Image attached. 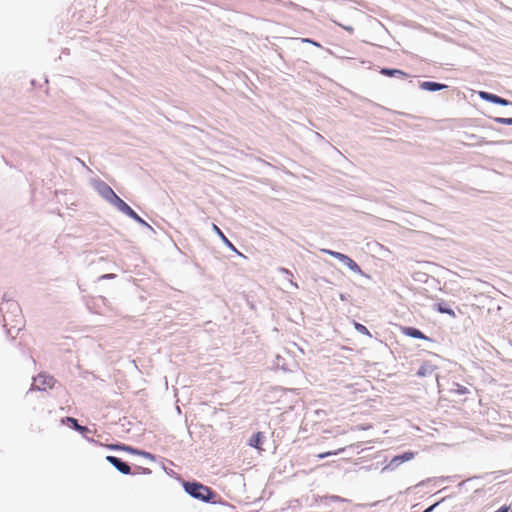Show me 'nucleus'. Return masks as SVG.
I'll list each match as a JSON object with an SVG mask.
<instances>
[{"label":"nucleus","instance_id":"ddd939ff","mask_svg":"<svg viewBox=\"0 0 512 512\" xmlns=\"http://www.w3.org/2000/svg\"><path fill=\"white\" fill-rule=\"evenodd\" d=\"M435 308L436 310L439 312V313H445V314H448L450 315L451 317H455V312L451 309V308H447L444 306L443 303H438L435 305Z\"/></svg>","mask_w":512,"mask_h":512},{"label":"nucleus","instance_id":"2eb2a0df","mask_svg":"<svg viewBox=\"0 0 512 512\" xmlns=\"http://www.w3.org/2000/svg\"><path fill=\"white\" fill-rule=\"evenodd\" d=\"M354 328L361 334L366 335L368 337H372L370 331L364 326L363 324H360L358 322H354Z\"/></svg>","mask_w":512,"mask_h":512},{"label":"nucleus","instance_id":"1a4fd4ad","mask_svg":"<svg viewBox=\"0 0 512 512\" xmlns=\"http://www.w3.org/2000/svg\"><path fill=\"white\" fill-rule=\"evenodd\" d=\"M420 87L427 91H439L446 88V85L431 81H425L420 84Z\"/></svg>","mask_w":512,"mask_h":512},{"label":"nucleus","instance_id":"aec40b11","mask_svg":"<svg viewBox=\"0 0 512 512\" xmlns=\"http://www.w3.org/2000/svg\"><path fill=\"white\" fill-rule=\"evenodd\" d=\"M498 123L512 125V118H498Z\"/></svg>","mask_w":512,"mask_h":512},{"label":"nucleus","instance_id":"39448f33","mask_svg":"<svg viewBox=\"0 0 512 512\" xmlns=\"http://www.w3.org/2000/svg\"><path fill=\"white\" fill-rule=\"evenodd\" d=\"M479 96L486 100V101H489V102H492V103H495V104H499V105H503V106H506L509 104V101L504 99V98H501L497 95H494V94H491V93H488V92H484V91H481L479 92Z\"/></svg>","mask_w":512,"mask_h":512},{"label":"nucleus","instance_id":"7ed1b4c3","mask_svg":"<svg viewBox=\"0 0 512 512\" xmlns=\"http://www.w3.org/2000/svg\"><path fill=\"white\" fill-rule=\"evenodd\" d=\"M321 251L323 253H326V254L331 255L332 257L338 259L339 261L344 263L346 266H348L349 269H351L352 271H355V272L360 271L359 265L353 259H351L349 256L342 254L340 252H335V251L329 250V249H321Z\"/></svg>","mask_w":512,"mask_h":512},{"label":"nucleus","instance_id":"dca6fc26","mask_svg":"<svg viewBox=\"0 0 512 512\" xmlns=\"http://www.w3.org/2000/svg\"><path fill=\"white\" fill-rule=\"evenodd\" d=\"M343 451H344V448H340L337 451H328V452L320 453V454L317 455V457L319 459H323V458H326V457L331 456V455H337L338 453H341Z\"/></svg>","mask_w":512,"mask_h":512},{"label":"nucleus","instance_id":"4be33fe9","mask_svg":"<svg viewBox=\"0 0 512 512\" xmlns=\"http://www.w3.org/2000/svg\"><path fill=\"white\" fill-rule=\"evenodd\" d=\"M511 509V506L510 505H504L502 507H500L497 511L495 512H509Z\"/></svg>","mask_w":512,"mask_h":512},{"label":"nucleus","instance_id":"f257e3e1","mask_svg":"<svg viewBox=\"0 0 512 512\" xmlns=\"http://www.w3.org/2000/svg\"><path fill=\"white\" fill-rule=\"evenodd\" d=\"M185 489L192 497L204 501L210 500L213 496L212 490L209 487L204 486L200 483H186Z\"/></svg>","mask_w":512,"mask_h":512},{"label":"nucleus","instance_id":"6e6552de","mask_svg":"<svg viewBox=\"0 0 512 512\" xmlns=\"http://www.w3.org/2000/svg\"><path fill=\"white\" fill-rule=\"evenodd\" d=\"M413 458H414V453L413 452H405L402 455L395 456L391 460L390 465L391 466H399L403 462L409 461V460H411Z\"/></svg>","mask_w":512,"mask_h":512},{"label":"nucleus","instance_id":"393cba45","mask_svg":"<svg viewBox=\"0 0 512 512\" xmlns=\"http://www.w3.org/2000/svg\"><path fill=\"white\" fill-rule=\"evenodd\" d=\"M467 389L465 387L460 386L457 390L458 393L463 394L466 393Z\"/></svg>","mask_w":512,"mask_h":512},{"label":"nucleus","instance_id":"f8f14e48","mask_svg":"<svg viewBox=\"0 0 512 512\" xmlns=\"http://www.w3.org/2000/svg\"><path fill=\"white\" fill-rule=\"evenodd\" d=\"M380 73L385 76H389V77H393V76L407 77V74L405 72L398 70V69L383 68V69H381Z\"/></svg>","mask_w":512,"mask_h":512},{"label":"nucleus","instance_id":"6ab92c4d","mask_svg":"<svg viewBox=\"0 0 512 512\" xmlns=\"http://www.w3.org/2000/svg\"><path fill=\"white\" fill-rule=\"evenodd\" d=\"M428 371H429V367L427 365H422L419 368V370L417 372V375L420 376V377H424V376L427 375Z\"/></svg>","mask_w":512,"mask_h":512},{"label":"nucleus","instance_id":"412c9836","mask_svg":"<svg viewBox=\"0 0 512 512\" xmlns=\"http://www.w3.org/2000/svg\"><path fill=\"white\" fill-rule=\"evenodd\" d=\"M76 431L80 432L81 434H85L87 433L89 430L87 427L85 426H81V425H78L76 428H75Z\"/></svg>","mask_w":512,"mask_h":512},{"label":"nucleus","instance_id":"b1692460","mask_svg":"<svg viewBox=\"0 0 512 512\" xmlns=\"http://www.w3.org/2000/svg\"><path fill=\"white\" fill-rule=\"evenodd\" d=\"M115 277H116V275H115V274H105V275H102V276L100 277V279H101V280H103V279H113V278H115Z\"/></svg>","mask_w":512,"mask_h":512},{"label":"nucleus","instance_id":"9b49d317","mask_svg":"<svg viewBox=\"0 0 512 512\" xmlns=\"http://www.w3.org/2000/svg\"><path fill=\"white\" fill-rule=\"evenodd\" d=\"M110 203L116 206L118 210H120L124 214H126L130 208V206L125 201H123L118 195L115 198H113V200Z\"/></svg>","mask_w":512,"mask_h":512},{"label":"nucleus","instance_id":"a211bd4d","mask_svg":"<svg viewBox=\"0 0 512 512\" xmlns=\"http://www.w3.org/2000/svg\"><path fill=\"white\" fill-rule=\"evenodd\" d=\"M62 423L70 424L74 429L79 425L77 420L73 417H66L62 419Z\"/></svg>","mask_w":512,"mask_h":512},{"label":"nucleus","instance_id":"4468645a","mask_svg":"<svg viewBox=\"0 0 512 512\" xmlns=\"http://www.w3.org/2000/svg\"><path fill=\"white\" fill-rule=\"evenodd\" d=\"M213 230L220 236V238L233 250L237 251L233 244L227 239V237L223 234V232L219 229V227L213 224Z\"/></svg>","mask_w":512,"mask_h":512},{"label":"nucleus","instance_id":"f03ea898","mask_svg":"<svg viewBox=\"0 0 512 512\" xmlns=\"http://www.w3.org/2000/svg\"><path fill=\"white\" fill-rule=\"evenodd\" d=\"M56 383V380L53 376L47 373H39L33 379L32 389L39 391H46L48 389H52Z\"/></svg>","mask_w":512,"mask_h":512},{"label":"nucleus","instance_id":"5701e85b","mask_svg":"<svg viewBox=\"0 0 512 512\" xmlns=\"http://www.w3.org/2000/svg\"><path fill=\"white\" fill-rule=\"evenodd\" d=\"M301 41L304 42V43H310V44H313V45H315L317 47H320V44H318L317 42H315V41H313L311 39H308V38H303Z\"/></svg>","mask_w":512,"mask_h":512},{"label":"nucleus","instance_id":"20e7f679","mask_svg":"<svg viewBox=\"0 0 512 512\" xmlns=\"http://www.w3.org/2000/svg\"><path fill=\"white\" fill-rule=\"evenodd\" d=\"M106 460L123 474H129L131 471L130 466L127 463L115 456H107Z\"/></svg>","mask_w":512,"mask_h":512},{"label":"nucleus","instance_id":"a878e982","mask_svg":"<svg viewBox=\"0 0 512 512\" xmlns=\"http://www.w3.org/2000/svg\"><path fill=\"white\" fill-rule=\"evenodd\" d=\"M281 271H283V272H285V273H287V274H290L289 270H287V269H284V268H283V269H281Z\"/></svg>","mask_w":512,"mask_h":512},{"label":"nucleus","instance_id":"423d86ee","mask_svg":"<svg viewBox=\"0 0 512 512\" xmlns=\"http://www.w3.org/2000/svg\"><path fill=\"white\" fill-rule=\"evenodd\" d=\"M401 331L404 335L416 338V339H424L428 340V337L425 336L420 330L413 327H402Z\"/></svg>","mask_w":512,"mask_h":512},{"label":"nucleus","instance_id":"f3484780","mask_svg":"<svg viewBox=\"0 0 512 512\" xmlns=\"http://www.w3.org/2000/svg\"><path fill=\"white\" fill-rule=\"evenodd\" d=\"M126 215L140 223H144V221L139 217V215L131 207L127 211Z\"/></svg>","mask_w":512,"mask_h":512},{"label":"nucleus","instance_id":"0eeeda50","mask_svg":"<svg viewBox=\"0 0 512 512\" xmlns=\"http://www.w3.org/2000/svg\"><path fill=\"white\" fill-rule=\"evenodd\" d=\"M265 436L262 432L255 433L249 440V445L258 449L259 451H263L262 445L264 442Z\"/></svg>","mask_w":512,"mask_h":512},{"label":"nucleus","instance_id":"9d476101","mask_svg":"<svg viewBox=\"0 0 512 512\" xmlns=\"http://www.w3.org/2000/svg\"><path fill=\"white\" fill-rule=\"evenodd\" d=\"M100 194L108 201L111 202L113 198L117 196V194L113 191V189L107 184H103L100 187Z\"/></svg>","mask_w":512,"mask_h":512}]
</instances>
